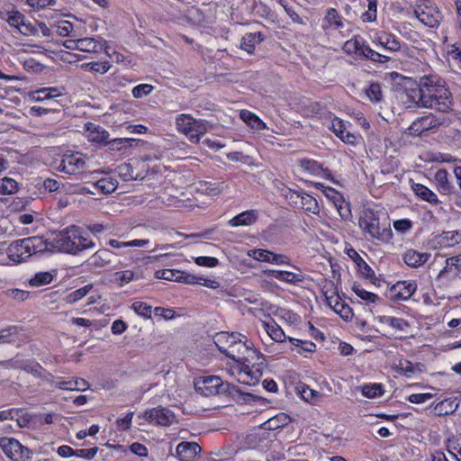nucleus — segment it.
I'll return each instance as SVG.
<instances>
[{"label":"nucleus","mask_w":461,"mask_h":461,"mask_svg":"<svg viewBox=\"0 0 461 461\" xmlns=\"http://www.w3.org/2000/svg\"><path fill=\"white\" fill-rule=\"evenodd\" d=\"M418 89L412 90L411 98L420 107L448 113L452 109V94L437 75L420 77Z\"/></svg>","instance_id":"f257e3e1"},{"label":"nucleus","mask_w":461,"mask_h":461,"mask_svg":"<svg viewBox=\"0 0 461 461\" xmlns=\"http://www.w3.org/2000/svg\"><path fill=\"white\" fill-rule=\"evenodd\" d=\"M236 343L231 346L230 348H228V352L225 354L228 357L245 364V367L242 368L239 373V381L247 384H256L261 375V373L258 369L256 371H252L249 369V364H251L250 358L257 360L262 358V355L259 351H258L254 348V344L243 337H240V339H236Z\"/></svg>","instance_id":"f03ea898"},{"label":"nucleus","mask_w":461,"mask_h":461,"mask_svg":"<svg viewBox=\"0 0 461 461\" xmlns=\"http://www.w3.org/2000/svg\"><path fill=\"white\" fill-rule=\"evenodd\" d=\"M358 224L361 230L368 234L372 240L387 243L393 238L390 222L382 212L370 209L364 211L359 218Z\"/></svg>","instance_id":"7ed1b4c3"},{"label":"nucleus","mask_w":461,"mask_h":461,"mask_svg":"<svg viewBox=\"0 0 461 461\" xmlns=\"http://www.w3.org/2000/svg\"><path fill=\"white\" fill-rule=\"evenodd\" d=\"M48 245L40 236H32L13 241L7 248L9 258L16 263L25 261L32 255L47 252Z\"/></svg>","instance_id":"20e7f679"},{"label":"nucleus","mask_w":461,"mask_h":461,"mask_svg":"<svg viewBox=\"0 0 461 461\" xmlns=\"http://www.w3.org/2000/svg\"><path fill=\"white\" fill-rule=\"evenodd\" d=\"M195 391L203 396L209 397L217 394L228 393L241 394L240 388L230 383H223L219 376H203L194 380Z\"/></svg>","instance_id":"39448f33"},{"label":"nucleus","mask_w":461,"mask_h":461,"mask_svg":"<svg viewBox=\"0 0 461 461\" xmlns=\"http://www.w3.org/2000/svg\"><path fill=\"white\" fill-rule=\"evenodd\" d=\"M78 237V227L71 225L61 231L53 232L51 237L45 240L48 245L47 251H59L77 255V239Z\"/></svg>","instance_id":"423d86ee"},{"label":"nucleus","mask_w":461,"mask_h":461,"mask_svg":"<svg viewBox=\"0 0 461 461\" xmlns=\"http://www.w3.org/2000/svg\"><path fill=\"white\" fill-rule=\"evenodd\" d=\"M176 130L186 136L192 143H199L201 138L206 133L208 127L206 122L197 120L191 114L181 113L175 120Z\"/></svg>","instance_id":"0eeeda50"},{"label":"nucleus","mask_w":461,"mask_h":461,"mask_svg":"<svg viewBox=\"0 0 461 461\" xmlns=\"http://www.w3.org/2000/svg\"><path fill=\"white\" fill-rule=\"evenodd\" d=\"M1 18L24 36L36 35L38 32V28L29 22L18 10L13 9L12 11L2 13Z\"/></svg>","instance_id":"6e6552de"},{"label":"nucleus","mask_w":461,"mask_h":461,"mask_svg":"<svg viewBox=\"0 0 461 461\" xmlns=\"http://www.w3.org/2000/svg\"><path fill=\"white\" fill-rule=\"evenodd\" d=\"M0 447L14 461H27L32 457V451L14 438H1Z\"/></svg>","instance_id":"1a4fd4ad"},{"label":"nucleus","mask_w":461,"mask_h":461,"mask_svg":"<svg viewBox=\"0 0 461 461\" xmlns=\"http://www.w3.org/2000/svg\"><path fill=\"white\" fill-rule=\"evenodd\" d=\"M144 418L150 423L165 427L170 426L176 420L174 412L162 406L147 410L144 412Z\"/></svg>","instance_id":"9d476101"},{"label":"nucleus","mask_w":461,"mask_h":461,"mask_svg":"<svg viewBox=\"0 0 461 461\" xmlns=\"http://www.w3.org/2000/svg\"><path fill=\"white\" fill-rule=\"evenodd\" d=\"M444 119L437 117L432 113L416 119L409 127L410 133L420 136L422 133L434 130L443 124Z\"/></svg>","instance_id":"9b49d317"},{"label":"nucleus","mask_w":461,"mask_h":461,"mask_svg":"<svg viewBox=\"0 0 461 461\" xmlns=\"http://www.w3.org/2000/svg\"><path fill=\"white\" fill-rule=\"evenodd\" d=\"M415 15L423 24L431 28L438 27L441 20L440 12L433 5H418Z\"/></svg>","instance_id":"f8f14e48"},{"label":"nucleus","mask_w":461,"mask_h":461,"mask_svg":"<svg viewBox=\"0 0 461 461\" xmlns=\"http://www.w3.org/2000/svg\"><path fill=\"white\" fill-rule=\"evenodd\" d=\"M343 17L335 8H328L321 20V29L326 35L332 34L335 31H340L344 27Z\"/></svg>","instance_id":"ddd939ff"},{"label":"nucleus","mask_w":461,"mask_h":461,"mask_svg":"<svg viewBox=\"0 0 461 461\" xmlns=\"http://www.w3.org/2000/svg\"><path fill=\"white\" fill-rule=\"evenodd\" d=\"M325 297L329 306L340 317L346 321L350 320L353 316L351 308L336 294L335 291H331L329 294V291L325 292Z\"/></svg>","instance_id":"4468645a"},{"label":"nucleus","mask_w":461,"mask_h":461,"mask_svg":"<svg viewBox=\"0 0 461 461\" xmlns=\"http://www.w3.org/2000/svg\"><path fill=\"white\" fill-rule=\"evenodd\" d=\"M86 166L85 159L78 154L66 155L60 161L58 169L69 175L76 174Z\"/></svg>","instance_id":"2eb2a0df"},{"label":"nucleus","mask_w":461,"mask_h":461,"mask_svg":"<svg viewBox=\"0 0 461 461\" xmlns=\"http://www.w3.org/2000/svg\"><path fill=\"white\" fill-rule=\"evenodd\" d=\"M416 290L415 281H399L391 288L393 297L403 301L410 299Z\"/></svg>","instance_id":"dca6fc26"},{"label":"nucleus","mask_w":461,"mask_h":461,"mask_svg":"<svg viewBox=\"0 0 461 461\" xmlns=\"http://www.w3.org/2000/svg\"><path fill=\"white\" fill-rule=\"evenodd\" d=\"M202 451V447L196 442L183 441L176 447V456L183 461H192Z\"/></svg>","instance_id":"f3484780"},{"label":"nucleus","mask_w":461,"mask_h":461,"mask_svg":"<svg viewBox=\"0 0 461 461\" xmlns=\"http://www.w3.org/2000/svg\"><path fill=\"white\" fill-rule=\"evenodd\" d=\"M374 42L383 48L384 50L389 52H396L401 49L400 41L392 33L383 32L375 36Z\"/></svg>","instance_id":"a211bd4d"},{"label":"nucleus","mask_w":461,"mask_h":461,"mask_svg":"<svg viewBox=\"0 0 461 461\" xmlns=\"http://www.w3.org/2000/svg\"><path fill=\"white\" fill-rule=\"evenodd\" d=\"M240 337H243V335L240 333L220 332L215 335L214 343L218 349L225 355L228 348H230L236 343V339H240Z\"/></svg>","instance_id":"6ab92c4d"},{"label":"nucleus","mask_w":461,"mask_h":461,"mask_svg":"<svg viewBox=\"0 0 461 461\" xmlns=\"http://www.w3.org/2000/svg\"><path fill=\"white\" fill-rule=\"evenodd\" d=\"M330 129L342 141L353 144L356 141V136L346 130V124L344 121L335 117L331 121Z\"/></svg>","instance_id":"aec40b11"},{"label":"nucleus","mask_w":461,"mask_h":461,"mask_svg":"<svg viewBox=\"0 0 461 461\" xmlns=\"http://www.w3.org/2000/svg\"><path fill=\"white\" fill-rule=\"evenodd\" d=\"M177 282L188 285L200 284L209 288H216L218 286V283L214 280L205 279L202 276H197L179 270Z\"/></svg>","instance_id":"412c9836"},{"label":"nucleus","mask_w":461,"mask_h":461,"mask_svg":"<svg viewBox=\"0 0 461 461\" xmlns=\"http://www.w3.org/2000/svg\"><path fill=\"white\" fill-rule=\"evenodd\" d=\"M429 258V253L419 252L415 249H409L403 254V261L411 267H419L422 266Z\"/></svg>","instance_id":"4be33fe9"},{"label":"nucleus","mask_w":461,"mask_h":461,"mask_svg":"<svg viewBox=\"0 0 461 461\" xmlns=\"http://www.w3.org/2000/svg\"><path fill=\"white\" fill-rule=\"evenodd\" d=\"M113 255V252L110 249H99L90 257L88 263L95 267H104L111 264Z\"/></svg>","instance_id":"5701e85b"},{"label":"nucleus","mask_w":461,"mask_h":461,"mask_svg":"<svg viewBox=\"0 0 461 461\" xmlns=\"http://www.w3.org/2000/svg\"><path fill=\"white\" fill-rule=\"evenodd\" d=\"M365 41L358 38L354 37L348 41H347L342 50L348 55H356L357 58L361 59L362 54L364 53V48L366 47Z\"/></svg>","instance_id":"b1692460"},{"label":"nucleus","mask_w":461,"mask_h":461,"mask_svg":"<svg viewBox=\"0 0 461 461\" xmlns=\"http://www.w3.org/2000/svg\"><path fill=\"white\" fill-rule=\"evenodd\" d=\"M240 117L252 130L259 131L267 128V124L258 116L249 110H241Z\"/></svg>","instance_id":"393cba45"},{"label":"nucleus","mask_w":461,"mask_h":461,"mask_svg":"<svg viewBox=\"0 0 461 461\" xmlns=\"http://www.w3.org/2000/svg\"><path fill=\"white\" fill-rule=\"evenodd\" d=\"M438 191L443 194H448L453 192L454 185L448 180V173L446 169H438L434 176Z\"/></svg>","instance_id":"a878e982"},{"label":"nucleus","mask_w":461,"mask_h":461,"mask_svg":"<svg viewBox=\"0 0 461 461\" xmlns=\"http://www.w3.org/2000/svg\"><path fill=\"white\" fill-rule=\"evenodd\" d=\"M411 187L415 194L423 201H426L433 205H438L440 203L437 194L427 186L417 183L413 184Z\"/></svg>","instance_id":"bb28decb"},{"label":"nucleus","mask_w":461,"mask_h":461,"mask_svg":"<svg viewBox=\"0 0 461 461\" xmlns=\"http://www.w3.org/2000/svg\"><path fill=\"white\" fill-rule=\"evenodd\" d=\"M258 213L254 210L245 211L229 221L232 227L248 226L257 221Z\"/></svg>","instance_id":"cd10ccee"},{"label":"nucleus","mask_w":461,"mask_h":461,"mask_svg":"<svg viewBox=\"0 0 461 461\" xmlns=\"http://www.w3.org/2000/svg\"><path fill=\"white\" fill-rule=\"evenodd\" d=\"M264 40V35L261 32H249L246 33L241 40L240 48L251 54L255 50L256 44L260 43Z\"/></svg>","instance_id":"c85d7f7f"},{"label":"nucleus","mask_w":461,"mask_h":461,"mask_svg":"<svg viewBox=\"0 0 461 461\" xmlns=\"http://www.w3.org/2000/svg\"><path fill=\"white\" fill-rule=\"evenodd\" d=\"M54 386L65 390L85 391L89 387V384L83 378L73 380H61L54 383Z\"/></svg>","instance_id":"c756f323"},{"label":"nucleus","mask_w":461,"mask_h":461,"mask_svg":"<svg viewBox=\"0 0 461 461\" xmlns=\"http://www.w3.org/2000/svg\"><path fill=\"white\" fill-rule=\"evenodd\" d=\"M295 194L301 199V206L304 211L316 215L320 213V206L314 197L306 193L296 192Z\"/></svg>","instance_id":"7c9ffc66"},{"label":"nucleus","mask_w":461,"mask_h":461,"mask_svg":"<svg viewBox=\"0 0 461 461\" xmlns=\"http://www.w3.org/2000/svg\"><path fill=\"white\" fill-rule=\"evenodd\" d=\"M103 44L94 38L86 37L78 39V50L84 52H100L103 50Z\"/></svg>","instance_id":"2f4dec72"},{"label":"nucleus","mask_w":461,"mask_h":461,"mask_svg":"<svg viewBox=\"0 0 461 461\" xmlns=\"http://www.w3.org/2000/svg\"><path fill=\"white\" fill-rule=\"evenodd\" d=\"M271 276L274 278L286 282L288 284H297L303 280V276L288 271L272 270Z\"/></svg>","instance_id":"473e14b6"},{"label":"nucleus","mask_w":461,"mask_h":461,"mask_svg":"<svg viewBox=\"0 0 461 461\" xmlns=\"http://www.w3.org/2000/svg\"><path fill=\"white\" fill-rule=\"evenodd\" d=\"M368 59L375 63L384 64L391 60V57L386 54L380 53L375 50H372L367 44L364 48V53L362 54L361 59Z\"/></svg>","instance_id":"72a5a7b5"},{"label":"nucleus","mask_w":461,"mask_h":461,"mask_svg":"<svg viewBox=\"0 0 461 461\" xmlns=\"http://www.w3.org/2000/svg\"><path fill=\"white\" fill-rule=\"evenodd\" d=\"M23 329L18 326H9L0 330V344L13 343L19 339Z\"/></svg>","instance_id":"f704fd0d"},{"label":"nucleus","mask_w":461,"mask_h":461,"mask_svg":"<svg viewBox=\"0 0 461 461\" xmlns=\"http://www.w3.org/2000/svg\"><path fill=\"white\" fill-rule=\"evenodd\" d=\"M378 321L380 323L388 325L389 327L399 331H406V329L409 327L408 322L402 318L384 315L378 317Z\"/></svg>","instance_id":"c9c22d12"},{"label":"nucleus","mask_w":461,"mask_h":461,"mask_svg":"<svg viewBox=\"0 0 461 461\" xmlns=\"http://www.w3.org/2000/svg\"><path fill=\"white\" fill-rule=\"evenodd\" d=\"M460 269H461V253L459 255L448 258L446 260V266L440 271L439 276H442L448 273H452L453 276H456L457 273Z\"/></svg>","instance_id":"e433bc0d"},{"label":"nucleus","mask_w":461,"mask_h":461,"mask_svg":"<svg viewBox=\"0 0 461 461\" xmlns=\"http://www.w3.org/2000/svg\"><path fill=\"white\" fill-rule=\"evenodd\" d=\"M265 330L267 334L276 342H284L290 337H286L284 330L275 321L265 323Z\"/></svg>","instance_id":"4c0bfd02"},{"label":"nucleus","mask_w":461,"mask_h":461,"mask_svg":"<svg viewBox=\"0 0 461 461\" xmlns=\"http://www.w3.org/2000/svg\"><path fill=\"white\" fill-rule=\"evenodd\" d=\"M118 182L112 177H104L94 183V187L103 194H111L116 190Z\"/></svg>","instance_id":"58836bf2"},{"label":"nucleus","mask_w":461,"mask_h":461,"mask_svg":"<svg viewBox=\"0 0 461 461\" xmlns=\"http://www.w3.org/2000/svg\"><path fill=\"white\" fill-rule=\"evenodd\" d=\"M134 273L131 270L115 272L112 276V281L118 286L122 287L134 279Z\"/></svg>","instance_id":"ea45409f"},{"label":"nucleus","mask_w":461,"mask_h":461,"mask_svg":"<svg viewBox=\"0 0 461 461\" xmlns=\"http://www.w3.org/2000/svg\"><path fill=\"white\" fill-rule=\"evenodd\" d=\"M133 141L135 140L131 138H118L108 140L106 145L110 150L122 151L131 147Z\"/></svg>","instance_id":"a19ab883"},{"label":"nucleus","mask_w":461,"mask_h":461,"mask_svg":"<svg viewBox=\"0 0 461 461\" xmlns=\"http://www.w3.org/2000/svg\"><path fill=\"white\" fill-rule=\"evenodd\" d=\"M52 280L53 276L50 272H39L29 280V284L31 286L39 287L50 284Z\"/></svg>","instance_id":"79ce46f5"},{"label":"nucleus","mask_w":461,"mask_h":461,"mask_svg":"<svg viewBox=\"0 0 461 461\" xmlns=\"http://www.w3.org/2000/svg\"><path fill=\"white\" fill-rule=\"evenodd\" d=\"M18 191V183L11 177H4L0 184V194H13Z\"/></svg>","instance_id":"37998d69"},{"label":"nucleus","mask_w":461,"mask_h":461,"mask_svg":"<svg viewBox=\"0 0 461 461\" xmlns=\"http://www.w3.org/2000/svg\"><path fill=\"white\" fill-rule=\"evenodd\" d=\"M361 392L367 398H375L384 393L383 386L380 384H365L361 387Z\"/></svg>","instance_id":"c03bdc74"},{"label":"nucleus","mask_w":461,"mask_h":461,"mask_svg":"<svg viewBox=\"0 0 461 461\" xmlns=\"http://www.w3.org/2000/svg\"><path fill=\"white\" fill-rule=\"evenodd\" d=\"M89 140L93 142L106 145L109 140V133L101 127H95L89 133Z\"/></svg>","instance_id":"a18cd8bd"},{"label":"nucleus","mask_w":461,"mask_h":461,"mask_svg":"<svg viewBox=\"0 0 461 461\" xmlns=\"http://www.w3.org/2000/svg\"><path fill=\"white\" fill-rule=\"evenodd\" d=\"M352 290L356 293V294L360 297L362 300L366 301L368 303H375L380 300L379 296L374 293L367 292L364 288H362L359 285H353Z\"/></svg>","instance_id":"49530a36"},{"label":"nucleus","mask_w":461,"mask_h":461,"mask_svg":"<svg viewBox=\"0 0 461 461\" xmlns=\"http://www.w3.org/2000/svg\"><path fill=\"white\" fill-rule=\"evenodd\" d=\"M131 308L140 316L144 318L151 317L152 307L144 302H134Z\"/></svg>","instance_id":"de8ad7c7"},{"label":"nucleus","mask_w":461,"mask_h":461,"mask_svg":"<svg viewBox=\"0 0 461 461\" xmlns=\"http://www.w3.org/2000/svg\"><path fill=\"white\" fill-rule=\"evenodd\" d=\"M93 288V285H86L84 287H81L79 289H77L70 293L67 296V302L69 303H74L79 300H81L83 297H85L89 291Z\"/></svg>","instance_id":"09e8293b"},{"label":"nucleus","mask_w":461,"mask_h":461,"mask_svg":"<svg viewBox=\"0 0 461 461\" xmlns=\"http://www.w3.org/2000/svg\"><path fill=\"white\" fill-rule=\"evenodd\" d=\"M366 93L369 100L372 102H380L383 98L381 86L378 83L370 84Z\"/></svg>","instance_id":"8fccbe9b"},{"label":"nucleus","mask_w":461,"mask_h":461,"mask_svg":"<svg viewBox=\"0 0 461 461\" xmlns=\"http://www.w3.org/2000/svg\"><path fill=\"white\" fill-rule=\"evenodd\" d=\"M77 254H79L81 251L92 249L95 247V242L86 237L83 236L81 229L78 227V237L77 239Z\"/></svg>","instance_id":"3c124183"},{"label":"nucleus","mask_w":461,"mask_h":461,"mask_svg":"<svg viewBox=\"0 0 461 461\" xmlns=\"http://www.w3.org/2000/svg\"><path fill=\"white\" fill-rule=\"evenodd\" d=\"M30 113L34 116H42L48 113L59 114L60 109L59 107H46L45 106H32L31 107Z\"/></svg>","instance_id":"603ef678"},{"label":"nucleus","mask_w":461,"mask_h":461,"mask_svg":"<svg viewBox=\"0 0 461 461\" xmlns=\"http://www.w3.org/2000/svg\"><path fill=\"white\" fill-rule=\"evenodd\" d=\"M357 271L366 279L372 280L375 277V271L368 266V264L362 259L357 262Z\"/></svg>","instance_id":"864d4df0"},{"label":"nucleus","mask_w":461,"mask_h":461,"mask_svg":"<svg viewBox=\"0 0 461 461\" xmlns=\"http://www.w3.org/2000/svg\"><path fill=\"white\" fill-rule=\"evenodd\" d=\"M83 67L87 68L89 71L104 74L109 70L111 66L108 62H89L84 64Z\"/></svg>","instance_id":"5fc2aeb1"},{"label":"nucleus","mask_w":461,"mask_h":461,"mask_svg":"<svg viewBox=\"0 0 461 461\" xmlns=\"http://www.w3.org/2000/svg\"><path fill=\"white\" fill-rule=\"evenodd\" d=\"M73 23L66 20L58 22L56 24V32L61 37L68 36L73 31Z\"/></svg>","instance_id":"6e6d98bb"},{"label":"nucleus","mask_w":461,"mask_h":461,"mask_svg":"<svg viewBox=\"0 0 461 461\" xmlns=\"http://www.w3.org/2000/svg\"><path fill=\"white\" fill-rule=\"evenodd\" d=\"M289 341L295 347L301 348L302 350L306 352H313L316 345L309 340H302L298 339L289 338Z\"/></svg>","instance_id":"4d7b16f0"},{"label":"nucleus","mask_w":461,"mask_h":461,"mask_svg":"<svg viewBox=\"0 0 461 461\" xmlns=\"http://www.w3.org/2000/svg\"><path fill=\"white\" fill-rule=\"evenodd\" d=\"M154 87L151 85L149 84H140L136 86L132 89V95L135 98H142L143 96H146L149 95L153 91Z\"/></svg>","instance_id":"13d9d810"},{"label":"nucleus","mask_w":461,"mask_h":461,"mask_svg":"<svg viewBox=\"0 0 461 461\" xmlns=\"http://www.w3.org/2000/svg\"><path fill=\"white\" fill-rule=\"evenodd\" d=\"M442 240L447 246H453L461 242V234L458 231H447L442 234Z\"/></svg>","instance_id":"bf43d9fd"},{"label":"nucleus","mask_w":461,"mask_h":461,"mask_svg":"<svg viewBox=\"0 0 461 461\" xmlns=\"http://www.w3.org/2000/svg\"><path fill=\"white\" fill-rule=\"evenodd\" d=\"M156 277L168 281L177 282L178 270L175 269H163L156 272Z\"/></svg>","instance_id":"052dcab7"},{"label":"nucleus","mask_w":461,"mask_h":461,"mask_svg":"<svg viewBox=\"0 0 461 461\" xmlns=\"http://www.w3.org/2000/svg\"><path fill=\"white\" fill-rule=\"evenodd\" d=\"M5 295L18 302L25 301L29 296V292L20 289H8L5 292Z\"/></svg>","instance_id":"680f3d73"},{"label":"nucleus","mask_w":461,"mask_h":461,"mask_svg":"<svg viewBox=\"0 0 461 461\" xmlns=\"http://www.w3.org/2000/svg\"><path fill=\"white\" fill-rule=\"evenodd\" d=\"M117 170H118L119 176L124 181H130V180L134 179L132 167L130 164H128V163L122 164L118 167Z\"/></svg>","instance_id":"e2e57ef3"},{"label":"nucleus","mask_w":461,"mask_h":461,"mask_svg":"<svg viewBox=\"0 0 461 461\" xmlns=\"http://www.w3.org/2000/svg\"><path fill=\"white\" fill-rule=\"evenodd\" d=\"M194 262L198 266L214 267L219 264V260L213 257H197Z\"/></svg>","instance_id":"0e129e2a"},{"label":"nucleus","mask_w":461,"mask_h":461,"mask_svg":"<svg viewBox=\"0 0 461 461\" xmlns=\"http://www.w3.org/2000/svg\"><path fill=\"white\" fill-rule=\"evenodd\" d=\"M97 449L98 448L96 447L92 448L77 449L75 450L74 456L90 460L95 456Z\"/></svg>","instance_id":"69168bd1"},{"label":"nucleus","mask_w":461,"mask_h":461,"mask_svg":"<svg viewBox=\"0 0 461 461\" xmlns=\"http://www.w3.org/2000/svg\"><path fill=\"white\" fill-rule=\"evenodd\" d=\"M252 256L254 258H256L259 261L270 262V258L272 257V252L266 250V249H258L253 250Z\"/></svg>","instance_id":"338daca9"},{"label":"nucleus","mask_w":461,"mask_h":461,"mask_svg":"<svg viewBox=\"0 0 461 461\" xmlns=\"http://www.w3.org/2000/svg\"><path fill=\"white\" fill-rule=\"evenodd\" d=\"M393 227L400 232H406L412 227V223L408 219L397 220L393 222Z\"/></svg>","instance_id":"774afa93"}]
</instances>
